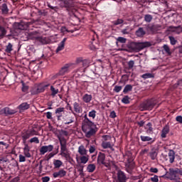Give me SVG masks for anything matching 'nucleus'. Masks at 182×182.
<instances>
[{
  "label": "nucleus",
  "mask_w": 182,
  "mask_h": 182,
  "mask_svg": "<svg viewBox=\"0 0 182 182\" xmlns=\"http://www.w3.org/2000/svg\"><path fill=\"white\" fill-rule=\"evenodd\" d=\"M92 95L85 94L82 97V100L85 103H90L92 102Z\"/></svg>",
  "instance_id": "nucleus-29"
},
{
  "label": "nucleus",
  "mask_w": 182,
  "mask_h": 182,
  "mask_svg": "<svg viewBox=\"0 0 182 182\" xmlns=\"http://www.w3.org/2000/svg\"><path fill=\"white\" fill-rule=\"evenodd\" d=\"M16 26L17 29H20L21 31H25V29H28V23L21 21L20 23H16Z\"/></svg>",
  "instance_id": "nucleus-19"
},
{
  "label": "nucleus",
  "mask_w": 182,
  "mask_h": 182,
  "mask_svg": "<svg viewBox=\"0 0 182 182\" xmlns=\"http://www.w3.org/2000/svg\"><path fill=\"white\" fill-rule=\"evenodd\" d=\"M133 90V86L132 85H127L123 90V93L126 95L127 93H129V92H132Z\"/></svg>",
  "instance_id": "nucleus-35"
},
{
  "label": "nucleus",
  "mask_w": 182,
  "mask_h": 182,
  "mask_svg": "<svg viewBox=\"0 0 182 182\" xmlns=\"http://www.w3.org/2000/svg\"><path fill=\"white\" fill-rule=\"evenodd\" d=\"M47 6L48 8H50V9H51V11H54V12H58V9H59V8L58 6H53L50 5V3H47Z\"/></svg>",
  "instance_id": "nucleus-46"
},
{
  "label": "nucleus",
  "mask_w": 182,
  "mask_h": 182,
  "mask_svg": "<svg viewBox=\"0 0 182 182\" xmlns=\"http://www.w3.org/2000/svg\"><path fill=\"white\" fill-rule=\"evenodd\" d=\"M1 11L2 15H8L9 13V9H8V5L6 4H3L1 6Z\"/></svg>",
  "instance_id": "nucleus-26"
},
{
  "label": "nucleus",
  "mask_w": 182,
  "mask_h": 182,
  "mask_svg": "<svg viewBox=\"0 0 182 182\" xmlns=\"http://www.w3.org/2000/svg\"><path fill=\"white\" fill-rule=\"evenodd\" d=\"M102 149H113V145H112V142L110 141L102 142Z\"/></svg>",
  "instance_id": "nucleus-34"
},
{
  "label": "nucleus",
  "mask_w": 182,
  "mask_h": 182,
  "mask_svg": "<svg viewBox=\"0 0 182 182\" xmlns=\"http://www.w3.org/2000/svg\"><path fill=\"white\" fill-rule=\"evenodd\" d=\"M37 42H40L41 45H48L50 43V40L46 37H37L36 38Z\"/></svg>",
  "instance_id": "nucleus-17"
},
{
  "label": "nucleus",
  "mask_w": 182,
  "mask_h": 182,
  "mask_svg": "<svg viewBox=\"0 0 182 182\" xmlns=\"http://www.w3.org/2000/svg\"><path fill=\"white\" fill-rule=\"evenodd\" d=\"M154 106H156V102L153 100H147L142 104V107L146 110H152Z\"/></svg>",
  "instance_id": "nucleus-7"
},
{
  "label": "nucleus",
  "mask_w": 182,
  "mask_h": 182,
  "mask_svg": "<svg viewBox=\"0 0 182 182\" xmlns=\"http://www.w3.org/2000/svg\"><path fill=\"white\" fill-rule=\"evenodd\" d=\"M53 164H54V168H60V167H62V165L63 164V162H62V161L59 159H57V160H54Z\"/></svg>",
  "instance_id": "nucleus-33"
},
{
  "label": "nucleus",
  "mask_w": 182,
  "mask_h": 182,
  "mask_svg": "<svg viewBox=\"0 0 182 182\" xmlns=\"http://www.w3.org/2000/svg\"><path fill=\"white\" fill-rule=\"evenodd\" d=\"M89 63H90L89 60H87V59L82 60V65L83 68H87L89 66Z\"/></svg>",
  "instance_id": "nucleus-53"
},
{
  "label": "nucleus",
  "mask_w": 182,
  "mask_h": 182,
  "mask_svg": "<svg viewBox=\"0 0 182 182\" xmlns=\"http://www.w3.org/2000/svg\"><path fill=\"white\" fill-rule=\"evenodd\" d=\"M30 150L31 149H29V146L28 144H25V146L23 149V153H24V156L28 159H31V157L32 156L31 155V153H29Z\"/></svg>",
  "instance_id": "nucleus-27"
},
{
  "label": "nucleus",
  "mask_w": 182,
  "mask_h": 182,
  "mask_svg": "<svg viewBox=\"0 0 182 182\" xmlns=\"http://www.w3.org/2000/svg\"><path fill=\"white\" fill-rule=\"evenodd\" d=\"M123 22H124V21H123V19L122 18H118L116 21H114L112 22L113 25L117 26V25H122V23H123Z\"/></svg>",
  "instance_id": "nucleus-49"
},
{
  "label": "nucleus",
  "mask_w": 182,
  "mask_h": 182,
  "mask_svg": "<svg viewBox=\"0 0 182 182\" xmlns=\"http://www.w3.org/2000/svg\"><path fill=\"white\" fill-rule=\"evenodd\" d=\"M50 84H40L36 90L34 91V95H38V93H43L46 90V87H49Z\"/></svg>",
  "instance_id": "nucleus-10"
},
{
  "label": "nucleus",
  "mask_w": 182,
  "mask_h": 182,
  "mask_svg": "<svg viewBox=\"0 0 182 182\" xmlns=\"http://www.w3.org/2000/svg\"><path fill=\"white\" fill-rule=\"evenodd\" d=\"M66 171H65L64 169H60L58 171L54 172L53 173V177L54 178H63V177H65V176H66Z\"/></svg>",
  "instance_id": "nucleus-13"
},
{
  "label": "nucleus",
  "mask_w": 182,
  "mask_h": 182,
  "mask_svg": "<svg viewBox=\"0 0 182 182\" xmlns=\"http://www.w3.org/2000/svg\"><path fill=\"white\" fill-rule=\"evenodd\" d=\"M177 174H179V176H182V168H169V175L171 177H173L174 178H177Z\"/></svg>",
  "instance_id": "nucleus-8"
},
{
  "label": "nucleus",
  "mask_w": 182,
  "mask_h": 182,
  "mask_svg": "<svg viewBox=\"0 0 182 182\" xmlns=\"http://www.w3.org/2000/svg\"><path fill=\"white\" fill-rule=\"evenodd\" d=\"M164 50L167 53L168 55H171V51L170 50V47H168L167 45H164L163 46Z\"/></svg>",
  "instance_id": "nucleus-47"
},
{
  "label": "nucleus",
  "mask_w": 182,
  "mask_h": 182,
  "mask_svg": "<svg viewBox=\"0 0 182 182\" xmlns=\"http://www.w3.org/2000/svg\"><path fill=\"white\" fill-rule=\"evenodd\" d=\"M152 20H153V16H151L150 14H146L144 16V21H145V22L149 23Z\"/></svg>",
  "instance_id": "nucleus-45"
},
{
  "label": "nucleus",
  "mask_w": 182,
  "mask_h": 182,
  "mask_svg": "<svg viewBox=\"0 0 182 182\" xmlns=\"http://www.w3.org/2000/svg\"><path fill=\"white\" fill-rule=\"evenodd\" d=\"M178 29H181V26H168L167 28L168 32H176V33H180V31H178Z\"/></svg>",
  "instance_id": "nucleus-25"
},
{
  "label": "nucleus",
  "mask_w": 182,
  "mask_h": 182,
  "mask_svg": "<svg viewBox=\"0 0 182 182\" xmlns=\"http://www.w3.org/2000/svg\"><path fill=\"white\" fill-rule=\"evenodd\" d=\"M47 119H48L49 120H52V119H53V117H52V112H48L45 113Z\"/></svg>",
  "instance_id": "nucleus-58"
},
{
  "label": "nucleus",
  "mask_w": 182,
  "mask_h": 182,
  "mask_svg": "<svg viewBox=\"0 0 182 182\" xmlns=\"http://www.w3.org/2000/svg\"><path fill=\"white\" fill-rule=\"evenodd\" d=\"M106 160V154H105L104 153L100 152L98 154V156H97V164H103V166H106V162H105V161Z\"/></svg>",
  "instance_id": "nucleus-12"
},
{
  "label": "nucleus",
  "mask_w": 182,
  "mask_h": 182,
  "mask_svg": "<svg viewBox=\"0 0 182 182\" xmlns=\"http://www.w3.org/2000/svg\"><path fill=\"white\" fill-rule=\"evenodd\" d=\"M46 153H48L47 148H46L45 146H41L40 149V154H41V156H43V154H45Z\"/></svg>",
  "instance_id": "nucleus-48"
},
{
  "label": "nucleus",
  "mask_w": 182,
  "mask_h": 182,
  "mask_svg": "<svg viewBox=\"0 0 182 182\" xmlns=\"http://www.w3.org/2000/svg\"><path fill=\"white\" fill-rule=\"evenodd\" d=\"M64 136H69V132L66 130H61V132L57 136L60 145V152L68 151V140L65 139Z\"/></svg>",
  "instance_id": "nucleus-3"
},
{
  "label": "nucleus",
  "mask_w": 182,
  "mask_h": 182,
  "mask_svg": "<svg viewBox=\"0 0 182 182\" xmlns=\"http://www.w3.org/2000/svg\"><path fill=\"white\" fill-rule=\"evenodd\" d=\"M122 103L124 105H129L130 103V97H129L128 95H125L122 100Z\"/></svg>",
  "instance_id": "nucleus-40"
},
{
  "label": "nucleus",
  "mask_w": 182,
  "mask_h": 182,
  "mask_svg": "<svg viewBox=\"0 0 182 182\" xmlns=\"http://www.w3.org/2000/svg\"><path fill=\"white\" fill-rule=\"evenodd\" d=\"M150 46H151V43L150 42H129L127 45V51L131 53L140 52V50H143L144 48H150Z\"/></svg>",
  "instance_id": "nucleus-2"
},
{
  "label": "nucleus",
  "mask_w": 182,
  "mask_h": 182,
  "mask_svg": "<svg viewBox=\"0 0 182 182\" xmlns=\"http://www.w3.org/2000/svg\"><path fill=\"white\" fill-rule=\"evenodd\" d=\"M1 112L6 114V116H12V114H15L16 113V110L12 109L8 107H4Z\"/></svg>",
  "instance_id": "nucleus-16"
},
{
  "label": "nucleus",
  "mask_w": 182,
  "mask_h": 182,
  "mask_svg": "<svg viewBox=\"0 0 182 182\" xmlns=\"http://www.w3.org/2000/svg\"><path fill=\"white\" fill-rule=\"evenodd\" d=\"M72 65V63H67L63 65L59 70L58 73H57V76H65V75L69 72V68H70Z\"/></svg>",
  "instance_id": "nucleus-6"
},
{
  "label": "nucleus",
  "mask_w": 182,
  "mask_h": 182,
  "mask_svg": "<svg viewBox=\"0 0 182 182\" xmlns=\"http://www.w3.org/2000/svg\"><path fill=\"white\" fill-rule=\"evenodd\" d=\"M122 89H123V86L115 85L114 87V92H115V93H119Z\"/></svg>",
  "instance_id": "nucleus-52"
},
{
  "label": "nucleus",
  "mask_w": 182,
  "mask_h": 182,
  "mask_svg": "<svg viewBox=\"0 0 182 182\" xmlns=\"http://www.w3.org/2000/svg\"><path fill=\"white\" fill-rule=\"evenodd\" d=\"M140 139L141 141L146 142L147 141V144H153L154 143L155 140L154 139L149 136H144V135H141Z\"/></svg>",
  "instance_id": "nucleus-15"
},
{
  "label": "nucleus",
  "mask_w": 182,
  "mask_h": 182,
  "mask_svg": "<svg viewBox=\"0 0 182 182\" xmlns=\"http://www.w3.org/2000/svg\"><path fill=\"white\" fill-rule=\"evenodd\" d=\"M176 122H178V123H180V124H182V116L181 115H178L176 117Z\"/></svg>",
  "instance_id": "nucleus-60"
},
{
  "label": "nucleus",
  "mask_w": 182,
  "mask_h": 182,
  "mask_svg": "<svg viewBox=\"0 0 182 182\" xmlns=\"http://www.w3.org/2000/svg\"><path fill=\"white\" fill-rule=\"evenodd\" d=\"M141 77L143 79H151V78L154 77V74H152V73H145V74L141 75Z\"/></svg>",
  "instance_id": "nucleus-39"
},
{
  "label": "nucleus",
  "mask_w": 182,
  "mask_h": 182,
  "mask_svg": "<svg viewBox=\"0 0 182 182\" xmlns=\"http://www.w3.org/2000/svg\"><path fill=\"white\" fill-rule=\"evenodd\" d=\"M29 141L30 143H36V144H39V139L36 136L31 138Z\"/></svg>",
  "instance_id": "nucleus-51"
},
{
  "label": "nucleus",
  "mask_w": 182,
  "mask_h": 182,
  "mask_svg": "<svg viewBox=\"0 0 182 182\" xmlns=\"http://www.w3.org/2000/svg\"><path fill=\"white\" fill-rule=\"evenodd\" d=\"M82 130L85 134V136L87 139H90L92 136H95L97 133L99 128H97L95 122L87 119V121H82Z\"/></svg>",
  "instance_id": "nucleus-1"
},
{
  "label": "nucleus",
  "mask_w": 182,
  "mask_h": 182,
  "mask_svg": "<svg viewBox=\"0 0 182 182\" xmlns=\"http://www.w3.org/2000/svg\"><path fill=\"white\" fill-rule=\"evenodd\" d=\"M158 154L159 152H157V150L151 149V151L149 152V157H151V160H156Z\"/></svg>",
  "instance_id": "nucleus-28"
},
{
  "label": "nucleus",
  "mask_w": 182,
  "mask_h": 182,
  "mask_svg": "<svg viewBox=\"0 0 182 182\" xmlns=\"http://www.w3.org/2000/svg\"><path fill=\"white\" fill-rule=\"evenodd\" d=\"M6 35V29L5 27L0 26V39H2V38L5 37Z\"/></svg>",
  "instance_id": "nucleus-36"
},
{
  "label": "nucleus",
  "mask_w": 182,
  "mask_h": 182,
  "mask_svg": "<svg viewBox=\"0 0 182 182\" xmlns=\"http://www.w3.org/2000/svg\"><path fill=\"white\" fill-rule=\"evenodd\" d=\"M19 157V162L20 163H24V161H26V158H25V156L22 154H20L18 156Z\"/></svg>",
  "instance_id": "nucleus-57"
},
{
  "label": "nucleus",
  "mask_w": 182,
  "mask_h": 182,
  "mask_svg": "<svg viewBox=\"0 0 182 182\" xmlns=\"http://www.w3.org/2000/svg\"><path fill=\"white\" fill-rule=\"evenodd\" d=\"M66 41H68V38H64L63 39V41L58 44V46L56 49L57 53H58V52H60V50H63V49H65V43Z\"/></svg>",
  "instance_id": "nucleus-22"
},
{
  "label": "nucleus",
  "mask_w": 182,
  "mask_h": 182,
  "mask_svg": "<svg viewBox=\"0 0 182 182\" xmlns=\"http://www.w3.org/2000/svg\"><path fill=\"white\" fill-rule=\"evenodd\" d=\"M54 156L55 154L53 152H51L48 155L46 156V160L47 161H49V160H50V159H52V157H53Z\"/></svg>",
  "instance_id": "nucleus-56"
},
{
  "label": "nucleus",
  "mask_w": 182,
  "mask_h": 182,
  "mask_svg": "<svg viewBox=\"0 0 182 182\" xmlns=\"http://www.w3.org/2000/svg\"><path fill=\"white\" fill-rule=\"evenodd\" d=\"M168 39L170 41V43L171 45H176V43H177V40H176V38L173 36H169Z\"/></svg>",
  "instance_id": "nucleus-50"
},
{
  "label": "nucleus",
  "mask_w": 182,
  "mask_h": 182,
  "mask_svg": "<svg viewBox=\"0 0 182 182\" xmlns=\"http://www.w3.org/2000/svg\"><path fill=\"white\" fill-rule=\"evenodd\" d=\"M134 167H136L134 159H133L132 156H129L127 162L125 163L126 171L128 172L129 174H132V173H133V170H134Z\"/></svg>",
  "instance_id": "nucleus-4"
},
{
  "label": "nucleus",
  "mask_w": 182,
  "mask_h": 182,
  "mask_svg": "<svg viewBox=\"0 0 182 182\" xmlns=\"http://www.w3.org/2000/svg\"><path fill=\"white\" fill-rule=\"evenodd\" d=\"M96 170V165L90 164L87 167V171L88 173H93Z\"/></svg>",
  "instance_id": "nucleus-37"
},
{
  "label": "nucleus",
  "mask_w": 182,
  "mask_h": 182,
  "mask_svg": "<svg viewBox=\"0 0 182 182\" xmlns=\"http://www.w3.org/2000/svg\"><path fill=\"white\" fill-rule=\"evenodd\" d=\"M117 42H119L120 43H126V41L127 39L123 38V37H118L117 38Z\"/></svg>",
  "instance_id": "nucleus-55"
},
{
  "label": "nucleus",
  "mask_w": 182,
  "mask_h": 182,
  "mask_svg": "<svg viewBox=\"0 0 182 182\" xmlns=\"http://www.w3.org/2000/svg\"><path fill=\"white\" fill-rule=\"evenodd\" d=\"M135 35L138 36V38H143L144 35H146V31L142 27H139L138 30L136 31Z\"/></svg>",
  "instance_id": "nucleus-23"
},
{
  "label": "nucleus",
  "mask_w": 182,
  "mask_h": 182,
  "mask_svg": "<svg viewBox=\"0 0 182 182\" xmlns=\"http://www.w3.org/2000/svg\"><path fill=\"white\" fill-rule=\"evenodd\" d=\"M170 133V126L168 124H166L164 128L162 129L161 137L162 139H166L167 137V134Z\"/></svg>",
  "instance_id": "nucleus-14"
},
{
  "label": "nucleus",
  "mask_w": 182,
  "mask_h": 182,
  "mask_svg": "<svg viewBox=\"0 0 182 182\" xmlns=\"http://www.w3.org/2000/svg\"><path fill=\"white\" fill-rule=\"evenodd\" d=\"M50 90L51 92V94H50L51 97H55L56 96V95H58V93H59V90L55 88V87H53V85L50 86Z\"/></svg>",
  "instance_id": "nucleus-30"
},
{
  "label": "nucleus",
  "mask_w": 182,
  "mask_h": 182,
  "mask_svg": "<svg viewBox=\"0 0 182 182\" xmlns=\"http://www.w3.org/2000/svg\"><path fill=\"white\" fill-rule=\"evenodd\" d=\"M63 119L64 124H71V123H75V117L72 114H67Z\"/></svg>",
  "instance_id": "nucleus-11"
},
{
  "label": "nucleus",
  "mask_w": 182,
  "mask_h": 182,
  "mask_svg": "<svg viewBox=\"0 0 182 182\" xmlns=\"http://www.w3.org/2000/svg\"><path fill=\"white\" fill-rule=\"evenodd\" d=\"M151 181H153V182H159V176H156V175H154V177H151Z\"/></svg>",
  "instance_id": "nucleus-62"
},
{
  "label": "nucleus",
  "mask_w": 182,
  "mask_h": 182,
  "mask_svg": "<svg viewBox=\"0 0 182 182\" xmlns=\"http://www.w3.org/2000/svg\"><path fill=\"white\" fill-rule=\"evenodd\" d=\"M78 153L81 156H86V154H87V150H86V149H85V146L83 145H81L78 148Z\"/></svg>",
  "instance_id": "nucleus-31"
},
{
  "label": "nucleus",
  "mask_w": 182,
  "mask_h": 182,
  "mask_svg": "<svg viewBox=\"0 0 182 182\" xmlns=\"http://www.w3.org/2000/svg\"><path fill=\"white\" fill-rule=\"evenodd\" d=\"M80 159L82 164H86V163H87V161H89V157H87L85 155L81 156Z\"/></svg>",
  "instance_id": "nucleus-42"
},
{
  "label": "nucleus",
  "mask_w": 182,
  "mask_h": 182,
  "mask_svg": "<svg viewBox=\"0 0 182 182\" xmlns=\"http://www.w3.org/2000/svg\"><path fill=\"white\" fill-rule=\"evenodd\" d=\"M21 178L19 176L14 178L10 182H19Z\"/></svg>",
  "instance_id": "nucleus-64"
},
{
  "label": "nucleus",
  "mask_w": 182,
  "mask_h": 182,
  "mask_svg": "<svg viewBox=\"0 0 182 182\" xmlns=\"http://www.w3.org/2000/svg\"><path fill=\"white\" fill-rule=\"evenodd\" d=\"M60 156H62V157H64L65 159H66V160L70 159V154H69V152H68V151L60 152Z\"/></svg>",
  "instance_id": "nucleus-38"
},
{
  "label": "nucleus",
  "mask_w": 182,
  "mask_h": 182,
  "mask_svg": "<svg viewBox=\"0 0 182 182\" xmlns=\"http://www.w3.org/2000/svg\"><path fill=\"white\" fill-rule=\"evenodd\" d=\"M21 90L23 92V93H28V90H29V86L25 85V82H22Z\"/></svg>",
  "instance_id": "nucleus-41"
},
{
  "label": "nucleus",
  "mask_w": 182,
  "mask_h": 182,
  "mask_svg": "<svg viewBox=\"0 0 182 182\" xmlns=\"http://www.w3.org/2000/svg\"><path fill=\"white\" fill-rule=\"evenodd\" d=\"M118 182H127L129 180L126 173L123 171L119 170L117 173Z\"/></svg>",
  "instance_id": "nucleus-9"
},
{
  "label": "nucleus",
  "mask_w": 182,
  "mask_h": 182,
  "mask_svg": "<svg viewBox=\"0 0 182 182\" xmlns=\"http://www.w3.org/2000/svg\"><path fill=\"white\" fill-rule=\"evenodd\" d=\"M38 132L35 129L32 128L31 129L27 130L26 132H23L21 135V138L23 140V142L25 144L26 143V140L29 139L30 137H32V136H37Z\"/></svg>",
  "instance_id": "nucleus-5"
},
{
  "label": "nucleus",
  "mask_w": 182,
  "mask_h": 182,
  "mask_svg": "<svg viewBox=\"0 0 182 182\" xmlns=\"http://www.w3.org/2000/svg\"><path fill=\"white\" fill-rule=\"evenodd\" d=\"M73 109L75 113L77 114L82 113L83 112V107H81L80 104L76 102L73 103Z\"/></svg>",
  "instance_id": "nucleus-18"
},
{
  "label": "nucleus",
  "mask_w": 182,
  "mask_h": 182,
  "mask_svg": "<svg viewBox=\"0 0 182 182\" xmlns=\"http://www.w3.org/2000/svg\"><path fill=\"white\" fill-rule=\"evenodd\" d=\"M134 67V60H131L128 62V69H133Z\"/></svg>",
  "instance_id": "nucleus-54"
},
{
  "label": "nucleus",
  "mask_w": 182,
  "mask_h": 182,
  "mask_svg": "<svg viewBox=\"0 0 182 182\" xmlns=\"http://www.w3.org/2000/svg\"><path fill=\"white\" fill-rule=\"evenodd\" d=\"M41 180L43 182H49L50 181V178L49 176H44Z\"/></svg>",
  "instance_id": "nucleus-63"
},
{
  "label": "nucleus",
  "mask_w": 182,
  "mask_h": 182,
  "mask_svg": "<svg viewBox=\"0 0 182 182\" xmlns=\"http://www.w3.org/2000/svg\"><path fill=\"white\" fill-rule=\"evenodd\" d=\"M30 105L28 102H23L18 106L19 110H28L29 109Z\"/></svg>",
  "instance_id": "nucleus-32"
},
{
  "label": "nucleus",
  "mask_w": 182,
  "mask_h": 182,
  "mask_svg": "<svg viewBox=\"0 0 182 182\" xmlns=\"http://www.w3.org/2000/svg\"><path fill=\"white\" fill-rule=\"evenodd\" d=\"M14 50V45L11 43H8V44L5 46L4 52L6 53L11 54Z\"/></svg>",
  "instance_id": "nucleus-24"
},
{
  "label": "nucleus",
  "mask_w": 182,
  "mask_h": 182,
  "mask_svg": "<svg viewBox=\"0 0 182 182\" xmlns=\"http://www.w3.org/2000/svg\"><path fill=\"white\" fill-rule=\"evenodd\" d=\"M96 113H97V112H96L95 109H92L89 112L88 116L89 117H92V119H96Z\"/></svg>",
  "instance_id": "nucleus-44"
},
{
  "label": "nucleus",
  "mask_w": 182,
  "mask_h": 182,
  "mask_svg": "<svg viewBox=\"0 0 182 182\" xmlns=\"http://www.w3.org/2000/svg\"><path fill=\"white\" fill-rule=\"evenodd\" d=\"M168 157L169 159V163H171V164H173L176 159V152H174L173 149L169 150V152L168 153Z\"/></svg>",
  "instance_id": "nucleus-20"
},
{
  "label": "nucleus",
  "mask_w": 182,
  "mask_h": 182,
  "mask_svg": "<svg viewBox=\"0 0 182 182\" xmlns=\"http://www.w3.org/2000/svg\"><path fill=\"white\" fill-rule=\"evenodd\" d=\"M46 148L47 149V151H53V145H48V146H45Z\"/></svg>",
  "instance_id": "nucleus-61"
},
{
  "label": "nucleus",
  "mask_w": 182,
  "mask_h": 182,
  "mask_svg": "<svg viewBox=\"0 0 182 182\" xmlns=\"http://www.w3.org/2000/svg\"><path fill=\"white\" fill-rule=\"evenodd\" d=\"M95 151H96V146H90L89 149V152L90 153V154H92V153H95Z\"/></svg>",
  "instance_id": "nucleus-59"
},
{
  "label": "nucleus",
  "mask_w": 182,
  "mask_h": 182,
  "mask_svg": "<svg viewBox=\"0 0 182 182\" xmlns=\"http://www.w3.org/2000/svg\"><path fill=\"white\" fill-rule=\"evenodd\" d=\"M63 112H65V108L64 107H59L55 109V114L57 116L58 120H60V118L62 116H63Z\"/></svg>",
  "instance_id": "nucleus-21"
},
{
  "label": "nucleus",
  "mask_w": 182,
  "mask_h": 182,
  "mask_svg": "<svg viewBox=\"0 0 182 182\" xmlns=\"http://www.w3.org/2000/svg\"><path fill=\"white\" fill-rule=\"evenodd\" d=\"M36 38H38V37H36L35 34L32 32L28 33L27 35V41H29V39H31L32 41L36 39Z\"/></svg>",
  "instance_id": "nucleus-43"
}]
</instances>
